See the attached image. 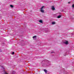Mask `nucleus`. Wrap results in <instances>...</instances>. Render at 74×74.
Listing matches in <instances>:
<instances>
[{
  "label": "nucleus",
  "instance_id": "13",
  "mask_svg": "<svg viewBox=\"0 0 74 74\" xmlns=\"http://www.w3.org/2000/svg\"><path fill=\"white\" fill-rule=\"evenodd\" d=\"M12 53V55H14V52H13Z\"/></svg>",
  "mask_w": 74,
  "mask_h": 74
},
{
  "label": "nucleus",
  "instance_id": "15",
  "mask_svg": "<svg viewBox=\"0 0 74 74\" xmlns=\"http://www.w3.org/2000/svg\"><path fill=\"white\" fill-rule=\"evenodd\" d=\"M69 4H70V2H68Z\"/></svg>",
  "mask_w": 74,
  "mask_h": 74
},
{
  "label": "nucleus",
  "instance_id": "1",
  "mask_svg": "<svg viewBox=\"0 0 74 74\" xmlns=\"http://www.w3.org/2000/svg\"><path fill=\"white\" fill-rule=\"evenodd\" d=\"M45 8V6H43L40 9V11L41 12H42V13H44L45 10H44V8Z\"/></svg>",
  "mask_w": 74,
  "mask_h": 74
},
{
  "label": "nucleus",
  "instance_id": "5",
  "mask_svg": "<svg viewBox=\"0 0 74 74\" xmlns=\"http://www.w3.org/2000/svg\"><path fill=\"white\" fill-rule=\"evenodd\" d=\"M36 37H37V36H33V38H34V40H36L35 39L36 38Z\"/></svg>",
  "mask_w": 74,
  "mask_h": 74
},
{
  "label": "nucleus",
  "instance_id": "12",
  "mask_svg": "<svg viewBox=\"0 0 74 74\" xmlns=\"http://www.w3.org/2000/svg\"><path fill=\"white\" fill-rule=\"evenodd\" d=\"M4 73H5V74H8L7 73H5V70H4Z\"/></svg>",
  "mask_w": 74,
  "mask_h": 74
},
{
  "label": "nucleus",
  "instance_id": "11",
  "mask_svg": "<svg viewBox=\"0 0 74 74\" xmlns=\"http://www.w3.org/2000/svg\"><path fill=\"white\" fill-rule=\"evenodd\" d=\"M58 14H59V13H58L57 14H55L54 15H58Z\"/></svg>",
  "mask_w": 74,
  "mask_h": 74
},
{
  "label": "nucleus",
  "instance_id": "8",
  "mask_svg": "<svg viewBox=\"0 0 74 74\" xmlns=\"http://www.w3.org/2000/svg\"><path fill=\"white\" fill-rule=\"evenodd\" d=\"M56 23H55V22H52V25H55Z\"/></svg>",
  "mask_w": 74,
  "mask_h": 74
},
{
  "label": "nucleus",
  "instance_id": "4",
  "mask_svg": "<svg viewBox=\"0 0 74 74\" xmlns=\"http://www.w3.org/2000/svg\"><path fill=\"white\" fill-rule=\"evenodd\" d=\"M51 9L52 10H53V11L55 10V7L53 6H52L51 7Z\"/></svg>",
  "mask_w": 74,
  "mask_h": 74
},
{
  "label": "nucleus",
  "instance_id": "2",
  "mask_svg": "<svg viewBox=\"0 0 74 74\" xmlns=\"http://www.w3.org/2000/svg\"><path fill=\"white\" fill-rule=\"evenodd\" d=\"M42 62H46V63H47V64H45V66H48L49 65V64L50 63V61L47 60H43Z\"/></svg>",
  "mask_w": 74,
  "mask_h": 74
},
{
  "label": "nucleus",
  "instance_id": "6",
  "mask_svg": "<svg viewBox=\"0 0 74 74\" xmlns=\"http://www.w3.org/2000/svg\"><path fill=\"white\" fill-rule=\"evenodd\" d=\"M44 71H45V73L46 74H47V70L46 69H44Z\"/></svg>",
  "mask_w": 74,
  "mask_h": 74
},
{
  "label": "nucleus",
  "instance_id": "9",
  "mask_svg": "<svg viewBox=\"0 0 74 74\" xmlns=\"http://www.w3.org/2000/svg\"><path fill=\"white\" fill-rule=\"evenodd\" d=\"M39 22H40V23H42V20H39Z\"/></svg>",
  "mask_w": 74,
  "mask_h": 74
},
{
  "label": "nucleus",
  "instance_id": "10",
  "mask_svg": "<svg viewBox=\"0 0 74 74\" xmlns=\"http://www.w3.org/2000/svg\"><path fill=\"white\" fill-rule=\"evenodd\" d=\"M10 6L12 8H13V5H10Z\"/></svg>",
  "mask_w": 74,
  "mask_h": 74
},
{
  "label": "nucleus",
  "instance_id": "3",
  "mask_svg": "<svg viewBox=\"0 0 74 74\" xmlns=\"http://www.w3.org/2000/svg\"><path fill=\"white\" fill-rule=\"evenodd\" d=\"M64 44H66V45H67L69 44V42L68 41H66L65 42H64Z\"/></svg>",
  "mask_w": 74,
  "mask_h": 74
},
{
  "label": "nucleus",
  "instance_id": "14",
  "mask_svg": "<svg viewBox=\"0 0 74 74\" xmlns=\"http://www.w3.org/2000/svg\"><path fill=\"white\" fill-rule=\"evenodd\" d=\"M72 7H74V4L72 5Z\"/></svg>",
  "mask_w": 74,
  "mask_h": 74
},
{
  "label": "nucleus",
  "instance_id": "7",
  "mask_svg": "<svg viewBox=\"0 0 74 74\" xmlns=\"http://www.w3.org/2000/svg\"><path fill=\"white\" fill-rule=\"evenodd\" d=\"M61 17L62 16H61V15H60L58 16L57 18H61Z\"/></svg>",
  "mask_w": 74,
  "mask_h": 74
}]
</instances>
